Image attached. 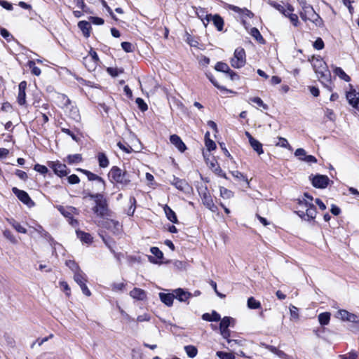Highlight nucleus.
Instances as JSON below:
<instances>
[{"instance_id":"obj_1","label":"nucleus","mask_w":359,"mask_h":359,"mask_svg":"<svg viewBox=\"0 0 359 359\" xmlns=\"http://www.w3.org/2000/svg\"><path fill=\"white\" fill-rule=\"evenodd\" d=\"M313 197L305 193L302 199H299L297 215L305 220H312L316 217V209L313 204Z\"/></svg>"},{"instance_id":"obj_2","label":"nucleus","mask_w":359,"mask_h":359,"mask_svg":"<svg viewBox=\"0 0 359 359\" xmlns=\"http://www.w3.org/2000/svg\"><path fill=\"white\" fill-rule=\"evenodd\" d=\"M311 63L321 82L330 80V72L327 68L326 63L321 57H313L311 60Z\"/></svg>"},{"instance_id":"obj_3","label":"nucleus","mask_w":359,"mask_h":359,"mask_svg":"<svg viewBox=\"0 0 359 359\" xmlns=\"http://www.w3.org/2000/svg\"><path fill=\"white\" fill-rule=\"evenodd\" d=\"M90 198L95 199V205L93 210L97 216L105 218L109 216V210L108 209L106 199L101 194H96L90 196Z\"/></svg>"},{"instance_id":"obj_4","label":"nucleus","mask_w":359,"mask_h":359,"mask_svg":"<svg viewBox=\"0 0 359 359\" xmlns=\"http://www.w3.org/2000/svg\"><path fill=\"white\" fill-rule=\"evenodd\" d=\"M109 177L111 182L123 186L128 185L131 181L128 173L117 166H113L111 168L109 172Z\"/></svg>"},{"instance_id":"obj_5","label":"nucleus","mask_w":359,"mask_h":359,"mask_svg":"<svg viewBox=\"0 0 359 359\" xmlns=\"http://www.w3.org/2000/svg\"><path fill=\"white\" fill-rule=\"evenodd\" d=\"M299 15L301 18L305 22L310 21L317 27L323 26V20L319 16V15L316 13L311 6L309 7H306V8L304 10H301L299 12Z\"/></svg>"},{"instance_id":"obj_6","label":"nucleus","mask_w":359,"mask_h":359,"mask_svg":"<svg viewBox=\"0 0 359 359\" xmlns=\"http://www.w3.org/2000/svg\"><path fill=\"white\" fill-rule=\"evenodd\" d=\"M245 52L242 48H237L233 53V57L231 59L230 63L232 67L239 69L245 64Z\"/></svg>"},{"instance_id":"obj_7","label":"nucleus","mask_w":359,"mask_h":359,"mask_svg":"<svg viewBox=\"0 0 359 359\" xmlns=\"http://www.w3.org/2000/svg\"><path fill=\"white\" fill-rule=\"evenodd\" d=\"M170 182L175 186L176 189L184 193L189 194L192 191V187L186 180L179 179L175 176H172V179L170 180Z\"/></svg>"},{"instance_id":"obj_8","label":"nucleus","mask_w":359,"mask_h":359,"mask_svg":"<svg viewBox=\"0 0 359 359\" xmlns=\"http://www.w3.org/2000/svg\"><path fill=\"white\" fill-rule=\"evenodd\" d=\"M58 211L65 217L69 219V223L72 225L76 224L78 222L76 219H73V215L77 214V210L72 206L64 207L59 205L57 207Z\"/></svg>"},{"instance_id":"obj_9","label":"nucleus","mask_w":359,"mask_h":359,"mask_svg":"<svg viewBox=\"0 0 359 359\" xmlns=\"http://www.w3.org/2000/svg\"><path fill=\"white\" fill-rule=\"evenodd\" d=\"M48 166L53 169L55 175L60 177L67 175L69 172L66 165L59 161H50L48 163Z\"/></svg>"},{"instance_id":"obj_10","label":"nucleus","mask_w":359,"mask_h":359,"mask_svg":"<svg viewBox=\"0 0 359 359\" xmlns=\"http://www.w3.org/2000/svg\"><path fill=\"white\" fill-rule=\"evenodd\" d=\"M312 184L314 187L318 189H325L327 187L330 182V179L327 175H317L310 177Z\"/></svg>"},{"instance_id":"obj_11","label":"nucleus","mask_w":359,"mask_h":359,"mask_svg":"<svg viewBox=\"0 0 359 359\" xmlns=\"http://www.w3.org/2000/svg\"><path fill=\"white\" fill-rule=\"evenodd\" d=\"M12 191L21 202L27 205L28 207H32L34 205V203L26 191L20 190L16 187H13L12 189Z\"/></svg>"},{"instance_id":"obj_12","label":"nucleus","mask_w":359,"mask_h":359,"mask_svg":"<svg viewBox=\"0 0 359 359\" xmlns=\"http://www.w3.org/2000/svg\"><path fill=\"white\" fill-rule=\"evenodd\" d=\"M65 113L72 119L76 122H79L81 120V115L79 110L76 106L74 105L72 102L66 106L64 109Z\"/></svg>"},{"instance_id":"obj_13","label":"nucleus","mask_w":359,"mask_h":359,"mask_svg":"<svg viewBox=\"0 0 359 359\" xmlns=\"http://www.w3.org/2000/svg\"><path fill=\"white\" fill-rule=\"evenodd\" d=\"M27 82L25 81H22L19 83L18 86V93L17 97L18 103L24 106L26 104V93L25 90L27 88Z\"/></svg>"},{"instance_id":"obj_14","label":"nucleus","mask_w":359,"mask_h":359,"mask_svg":"<svg viewBox=\"0 0 359 359\" xmlns=\"http://www.w3.org/2000/svg\"><path fill=\"white\" fill-rule=\"evenodd\" d=\"M203 204L212 212L217 211V207L215 205L212 198L208 192H204L201 196Z\"/></svg>"},{"instance_id":"obj_15","label":"nucleus","mask_w":359,"mask_h":359,"mask_svg":"<svg viewBox=\"0 0 359 359\" xmlns=\"http://www.w3.org/2000/svg\"><path fill=\"white\" fill-rule=\"evenodd\" d=\"M98 60L99 58L96 52L90 50V55L83 58V64L87 65V62H90V65H88V70L93 71L96 68Z\"/></svg>"},{"instance_id":"obj_16","label":"nucleus","mask_w":359,"mask_h":359,"mask_svg":"<svg viewBox=\"0 0 359 359\" xmlns=\"http://www.w3.org/2000/svg\"><path fill=\"white\" fill-rule=\"evenodd\" d=\"M205 19H206L207 22H210V20H212L214 25L216 27V28L218 31L223 30V27H224V20L219 15H212L211 14L206 15Z\"/></svg>"},{"instance_id":"obj_17","label":"nucleus","mask_w":359,"mask_h":359,"mask_svg":"<svg viewBox=\"0 0 359 359\" xmlns=\"http://www.w3.org/2000/svg\"><path fill=\"white\" fill-rule=\"evenodd\" d=\"M346 98L348 100L349 104L353 107H359V93L355 90H351L347 93Z\"/></svg>"},{"instance_id":"obj_18","label":"nucleus","mask_w":359,"mask_h":359,"mask_svg":"<svg viewBox=\"0 0 359 359\" xmlns=\"http://www.w3.org/2000/svg\"><path fill=\"white\" fill-rule=\"evenodd\" d=\"M337 317L341 318L342 320H346L349 322H357V316L351 313L346 310L341 309L337 312Z\"/></svg>"},{"instance_id":"obj_19","label":"nucleus","mask_w":359,"mask_h":359,"mask_svg":"<svg viewBox=\"0 0 359 359\" xmlns=\"http://www.w3.org/2000/svg\"><path fill=\"white\" fill-rule=\"evenodd\" d=\"M170 142L181 152L186 150L187 147L181 138L177 135H172L170 137Z\"/></svg>"},{"instance_id":"obj_20","label":"nucleus","mask_w":359,"mask_h":359,"mask_svg":"<svg viewBox=\"0 0 359 359\" xmlns=\"http://www.w3.org/2000/svg\"><path fill=\"white\" fill-rule=\"evenodd\" d=\"M175 297L180 302H186L192 297V294L184 290L182 288H178L174 290Z\"/></svg>"},{"instance_id":"obj_21","label":"nucleus","mask_w":359,"mask_h":359,"mask_svg":"<svg viewBox=\"0 0 359 359\" xmlns=\"http://www.w3.org/2000/svg\"><path fill=\"white\" fill-rule=\"evenodd\" d=\"M130 296L137 300H144L147 297V294L144 290L135 287L130 292Z\"/></svg>"},{"instance_id":"obj_22","label":"nucleus","mask_w":359,"mask_h":359,"mask_svg":"<svg viewBox=\"0 0 359 359\" xmlns=\"http://www.w3.org/2000/svg\"><path fill=\"white\" fill-rule=\"evenodd\" d=\"M104 226L111 229L114 233H118L121 228L119 222L113 219H107L104 222Z\"/></svg>"},{"instance_id":"obj_23","label":"nucleus","mask_w":359,"mask_h":359,"mask_svg":"<svg viewBox=\"0 0 359 359\" xmlns=\"http://www.w3.org/2000/svg\"><path fill=\"white\" fill-rule=\"evenodd\" d=\"M163 210L167 219L172 223H178V219L175 212L168 205L163 206Z\"/></svg>"},{"instance_id":"obj_24","label":"nucleus","mask_w":359,"mask_h":359,"mask_svg":"<svg viewBox=\"0 0 359 359\" xmlns=\"http://www.w3.org/2000/svg\"><path fill=\"white\" fill-rule=\"evenodd\" d=\"M159 298L164 304L168 306H171L175 298V294L160 292Z\"/></svg>"},{"instance_id":"obj_25","label":"nucleus","mask_w":359,"mask_h":359,"mask_svg":"<svg viewBox=\"0 0 359 359\" xmlns=\"http://www.w3.org/2000/svg\"><path fill=\"white\" fill-rule=\"evenodd\" d=\"M79 28L81 30L86 37H88L90 34L91 25L90 22L82 20L78 23Z\"/></svg>"},{"instance_id":"obj_26","label":"nucleus","mask_w":359,"mask_h":359,"mask_svg":"<svg viewBox=\"0 0 359 359\" xmlns=\"http://www.w3.org/2000/svg\"><path fill=\"white\" fill-rule=\"evenodd\" d=\"M203 320L208 322H217L221 320L220 315L216 311H213L211 313H205L202 316Z\"/></svg>"},{"instance_id":"obj_27","label":"nucleus","mask_w":359,"mask_h":359,"mask_svg":"<svg viewBox=\"0 0 359 359\" xmlns=\"http://www.w3.org/2000/svg\"><path fill=\"white\" fill-rule=\"evenodd\" d=\"M234 319L231 317L226 316L224 317L222 319L220 320V324H219V330H226L228 329V327L231 325L234 324Z\"/></svg>"},{"instance_id":"obj_28","label":"nucleus","mask_w":359,"mask_h":359,"mask_svg":"<svg viewBox=\"0 0 359 359\" xmlns=\"http://www.w3.org/2000/svg\"><path fill=\"white\" fill-rule=\"evenodd\" d=\"M74 280L78 285H81L87 281L86 275L82 270H80L74 273Z\"/></svg>"},{"instance_id":"obj_29","label":"nucleus","mask_w":359,"mask_h":359,"mask_svg":"<svg viewBox=\"0 0 359 359\" xmlns=\"http://www.w3.org/2000/svg\"><path fill=\"white\" fill-rule=\"evenodd\" d=\"M57 102L58 105L63 109L66 107L67 105L72 102L71 100L64 94L57 95Z\"/></svg>"},{"instance_id":"obj_30","label":"nucleus","mask_w":359,"mask_h":359,"mask_svg":"<svg viewBox=\"0 0 359 359\" xmlns=\"http://www.w3.org/2000/svg\"><path fill=\"white\" fill-rule=\"evenodd\" d=\"M252 148L259 154H262L264 153V150L262 149V144L256 139H253L250 142Z\"/></svg>"},{"instance_id":"obj_31","label":"nucleus","mask_w":359,"mask_h":359,"mask_svg":"<svg viewBox=\"0 0 359 359\" xmlns=\"http://www.w3.org/2000/svg\"><path fill=\"white\" fill-rule=\"evenodd\" d=\"M76 234L81 241L86 243H90L92 242L93 238L90 234L81 231H77Z\"/></svg>"},{"instance_id":"obj_32","label":"nucleus","mask_w":359,"mask_h":359,"mask_svg":"<svg viewBox=\"0 0 359 359\" xmlns=\"http://www.w3.org/2000/svg\"><path fill=\"white\" fill-rule=\"evenodd\" d=\"M330 320V313L328 312L321 313L318 316V321L321 325H327Z\"/></svg>"},{"instance_id":"obj_33","label":"nucleus","mask_w":359,"mask_h":359,"mask_svg":"<svg viewBox=\"0 0 359 359\" xmlns=\"http://www.w3.org/2000/svg\"><path fill=\"white\" fill-rule=\"evenodd\" d=\"M97 160L101 168H107L109 164V160L104 153L98 154Z\"/></svg>"},{"instance_id":"obj_34","label":"nucleus","mask_w":359,"mask_h":359,"mask_svg":"<svg viewBox=\"0 0 359 359\" xmlns=\"http://www.w3.org/2000/svg\"><path fill=\"white\" fill-rule=\"evenodd\" d=\"M210 133L207 132L205 135V147L208 151H212L216 149L215 142L209 138Z\"/></svg>"},{"instance_id":"obj_35","label":"nucleus","mask_w":359,"mask_h":359,"mask_svg":"<svg viewBox=\"0 0 359 359\" xmlns=\"http://www.w3.org/2000/svg\"><path fill=\"white\" fill-rule=\"evenodd\" d=\"M220 196L224 199H230L233 197L234 194L231 190L227 189L223 187L219 188Z\"/></svg>"},{"instance_id":"obj_36","label":"nucleus","mask_w":359,"mask_h":359,"mask_svg":"<svg viewBox=\"0 0 359 359\" xmlns=\"http://www.w3.org/2000/svg\"><path fill=\"white\" fill-rule=\"evenodd\" d=\"M34 230L39 233L41 236L45 238L50 243L53 242V239L51 236L47 231H46L41 226H39L37 228H35Z\"/></svg>"},{"instance_id":"obj_37","label":"nucleus","mask_w":359,"mask_h":359,"mask_svg":"<svg viewBox=\"0 0 359 359\" xmlns=\"http://www.w3.org/2000/svg\"><path fill=\"white\" fill-rule=\"evenodd\" d=\"M334 72L340 79H341L346 81H349L350 77L344 72V71L341 68L334 67Z\"/></svg>"},{"instance_id":"obj_38","label":"nucleus","mask_w":359,"mask_h":359,"mask_svg":"<svg viewBox=\"0 0 359 359\" xmlns=\"http://www.w3.org/2000/svg\"><path fill=\"white\" fill-rule=\"evenodd\" d=\"M248 306L250 309H257L261 307V304L259 301L251 297L248 299Z\"/></svg>"},{"instance_id":"obj_39","label":"nucleus","mask_w":359,"mask_h":359,"mask_svg":"<svg viewBox=\"0 0 359 359\" xmlns=\"http://www.w3.org/2000/svg\"><path fill=\"white\" fill-rule=\"evenodd\" d=\"M215 69V70H217L218 72H225V73H227L230 71V68L228 66V65L226 63H224L222 62H218L216 64Z\"/></svg>"},{"instance_id":"obj_40","label":"nucleus","mask_w":359,"mask_h":359,"mask_svg":"<svg viewBox=\"0 0 359 359\" xmlns=\"http://www.w3.org/2000/svg\"><path fill=\"white\" fill-rule=\"evenodd\" d=\"M231 174L236 179H237L238 180H243V181H245L247 183L248 187L250 186L249 180H248V178L242 172H239L238 170H234V171H231Z\"/></svg>"},{"instance_id":"obj_41","label":"nucleus","mask_w":359,"mask_h":359,"mask_svg":"<svg viewBox=\"0 0 359 359\" xmlns=\"http://www.w3.org/2000/svg\"><path fill=\"white\" fill-rule=\"evenodd\" d=\"M67 163L69 164L79 163L82 161L81 154H76L73 155H69L67 157Z\"/></svg>"},{"instance_id":"obj_42","label":"nucleus","mask_w":359,"mask_h":359,"mask_svg":"<svg viewBox=\"0 0 359 359\" xmlns=\"http://www.w3.org/2000/svg\"><path fill=\"white\" fill-rule=\"evenodd\" d=\"M95 185L98 191L103 192L105 190V182L101 177L95 182Z\"/></svg>"},{"instance_id":"obj_43","label":"nucleus","mask_w":359,"mask_h":359,"mask_svg":"<svg viewBox=\"0 0 359 359\" xmlns=\"http://www.w3.org/2000/svg\"><path fill=\"white\" fill-rule=\"evenodd\" d=\"M185 351L189 357L194 358L198 353L197 348L194 346H186L184 347Z\"/></svg>"},{"instance_id":"obj_44","label":"nucleus","mask_w":359,"mask_h":359,"mask_svg":"<svg viewBox=\"0 0 359 359\" xmlns=\"http://www.w3.org/2000/svg\"><path fill=\"white\" fill-rule=\"evenodd\" d=\"M216 355L220 359H235V355L233 353H227L224 351H217Z\"/></svg>"},{"instance_id":"obj_45","label":"nucleus","mask_w":359,"mask_h":359,"mask_svg":"<svg viewBox=\"0 0 359 359\" xmlns=\"http://www.w3.org/2000/svg\"><path fill=\"white\" fill-rule=\"evenodd\" d=\"M65 264L74 272V273L81 270L74 260H67L66 261Z\"/></svg>"},{"instance_id":"obj_46","label":"nucleus","mask_w":359,"mask_h":359,"mask_svg":"<svg viewBox=\"0 0 359 359\" xmlns=\"http://www.w3.org/2000/svg\"><path fill=\"white\" fill-rule=\"evenodd\" d=\"M78 170L84 173L86 175V177H88V180H90V181L95 182L100 177V176H98L88 170H86L78 169Z\"/></svg>"},{"instance_id":"obj_47","label":"nucleus","mask_w":359,"mask_h":359,"mask_svg":"<svg viewBox=\"0 0 359 359\" xmlns=\"http://www.w3.org/2000/svg\"><path fill=\"white\" fill-rule=\"evenodd\" d=\"M28 66L31 69V72L33 74L36 76H39L41 74V69L37 67L34 61H29L28 63Z\"/></svg>"},{"instance_id":"obj_48","label":"nucleus","mask_w":359,"mask_h":359,"mask_svg":"<svg viewBox=\"0 0 359 359\" xmlns=\"http://www.w3.org/2000/svg\"><path fill=\"white\" fill-rule=\"evenodd\" d=\"M276 145L283 148L291 149V146L288 143L287 140L284 137H278V142H277Z\"/></svg>"},{"instance_id":"obj_49","label":"nucleus","mask_w":359,"mask_h":359,"mask_svg":"<svg viewBox=\"0 0 359 359\" xmlns=\"http://www.w3.org/2000/svg\"><path fill=\"white\" fill-rule=\"evenodd\" d=\"M290 318L292 320H297L299 319V310L294 306H290Z\"/></svg>"},{"instance_id":"obj_50","label":"nucleus","mask_w":359,"mask_h":359,"mask_svg":"<svg viewBox=\"0 0 359 359\" xmlns=\"http://www.w3.org/2000/svg\"><path fill=\"white\" fill-rule=\"evenodd\" d=\"M269 4L283 14H285V12H287L285 8L283 5L279 4L277 2L270 1Z\"/></svg>"},{"instance_id":"obj_51","label":"nucleus","mask_w":359,"mask_h":359,"mask_svg":"<svg viewBox=\"0 0 359 359\" xmlns=\"http://www.w3.org/2000/svg\"><path fill=\"white\" fill-rule=\"evenodd\" d=\"M252 102L257 104L258 106L262 107L264 109L268 108L267 105L264 103L262 100L259 97H254L250 99Z\"/></svg>"},{"instance_id":"obj_52","label":"nucleus","mask_w":359,"mask_h":359,"mask_svg":"<svg viewBox=\"0 0 359 359\" xmlns=\"http://www.w3.org/2000/svg\"><path fill=\"white\" fill-rule=\"evenodd\" d=\"M130 203L131 205L129 208V209L128 210L127 214L129 216H132V215H133L135 210V203H136L135 198L134 197H130Z\"/></svg>"},{"instance_id":"obj_53","label":"nucleus","mask_w":359,"mask_h":359,"mask_svg":"<svg viewBox=\"0 0 359 359\" xmlns=\"http://www.w3.org/2000/svg\"><path fill=\"white\" fill-rule=\"evenodd\" d=\"M135 102L141 111H145L147 110L148 106L142 98H137Z\"/></svg>"},{"instance_id":"obj_54","label":"nucleus","mask_w":359,"mask_h":359,"mask_svg":"<svg viewBox=\"0 0 359 359\" xmlns=\"http://www.w3.org/2000/svg\"><path fill=\"white\" fill-rule=\"evenodd\" d=\"M250 34L257 40V41H263V37L262 36L259 31L255 28L253 27L250 30Z\"/></svg>"},{"instance_id":"obj_55","label":"nucleus","mask_w":359,"mask_h":359,"mask_svg":"<svg viewBox=\"0 0 359 359\" xmlns=\"http://www.w3.org/2000/svg\"><path fill=\"white\" fill-rule=\"evenodd\" d=\"M150 252L158 259H161L163 258V252L157 248L152 247L150 249Z\"/></svg>"},{"instance_id":"obj_56","label":"nucleus","mask_w":359,"mask_h":359,"mask_svg":"<svg viewBox=\"0 0 359 359\" xmlns=\"http://www.w3.org/2000/svg\"><path fill=\"white\" fill-rule=\"evenodd\" d=\"M4 236L9 240L12 243L15 244L17 243V240L15 238V236L13 235L11 231L9 230H5L4 231Z\"/></svg>"},{"instance_id":"obj_57","label":"nucleus","mask_w":359,"mask_h":359,"mask_svg":"<svg viewBox=\"0 0 359 359\" xmlns=\"http://www.w3.org/2000/svg\"><path fill=\"white\" fill-rule=\"evenodd\" d=\"M294 156L297 157L299 160L302 161L304 158L306 156V152L304 149L299 148L296 149L294 152Z\"/></svg>"},{"instance_id":"obj_58","label":"nucleus","mask_w":359,"mask_h":359,"mask_svg":"<svg viewBox=\"0 0 359 359\" xmlns=\"http://www.w3.org/2000/svg\"><path fill=\"white\" fill-rule=\"evenodd\" d=\"M121 47L126 53H131L134 50V46L129 42H122Z\"/></svg>"},{"instance_id":"obj_59","label":"nucleus","mask_w":359,"mask_h":359,"mask_svg":"<svg viewBox=\"0 0 359 359\" xmlns=\"http://www.w3.org/2000/svg\"><path fill=\"white\" fill-rule=\"evenodd\" d=\"M34 170L36 172L45 175L48 172V170L45 165H42L40 164H36L34 168Z\"/></svg>"},{"instance_id":"obj_60","label":"nucleus","mask_w":359,"mask_h":359,"mask_svg":"<svg viewBox=\"0 0 359 359\" xmlns=\"http://www.w3.org/2000/svg\"><path fill=\"white\" fill-rule=\"evenodd\" d=\"M313 46V48L316 50H322L324 48L325 44L321 38H318L314 41Z\"/></svg>"},{"instance_id":"obj_61","label":"nucleus","mask_w":359,"mask_h":359,"mask_svg":"<svg viewBox=\"0 0 359 359\" xmlns=\"http://www.w3.org/2000/svg\"><path fill=\"white\" fill-rule=\"evenodd\" d=\"M358 353L354 351H351L347 354L340 355V359H357Z\"/></svg>"},{"instance_id":"obj_62","label":"nucleus","mask_w":359,"mask_h":359,"mask_svg":"<svg viewBox=\"0 0 359 359\" xmlns=\"http://www.w3.org/2000/svg\"><path fill=\"white\" fill-rule=\"evenodd\" d=\"M68 182L71 184H79L80 182L79 177L76 175H72L67 177Z\"/></svg>"},{"instance_id":"obj_63","label":"nucleus","mask_w":359,"mask_h":359,"mask_svg":"<svg viewBox=\"0 0 359 359\" xmlns=\"http://www.w3.org/2000/svg\"><path fill=\"white\" fill-rule=\"evenodd\" d=\"M90 23L92 22L94 25H101L104 24V20L99 17H90L89 18Z\"/></svg>"},{"instance_id":"obj_64","label":"nucleus","mask_w":359,"mask_h":359,"mask_svg":"<svg viewBox=\"0 0 359 359\" xmlns=\"http://www.w3.org/2000/svg\"><path fill=\"white\" fill-rule=\"evenodd\" d=\"M288 18L290 22L293 24L294 26L297 27L299 25V19L297 14L290 13Z\"/></svg>"}]
</instances>
